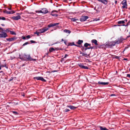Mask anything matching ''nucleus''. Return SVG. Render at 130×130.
Masks as SVG:
<instances>
[{
	"label": "nucleus",
	"instance_id": "f257e3e1",
	"mask_svg": "<svg viewBox=\"0 0 130 130\" xmlns=\"http://www.w3.org/2000/svg\"><path fill=\"white\" fill-rule=\"evenodd\" d=\"M25 59V61H36V59L32 58L29 55H27L24 54L23 55Z\"/></svg>",
	"mask_w": 130,
	"mask_h": 130
},
{
	"label": "nucleus",
	"instance_id": "f03ea898",
	"mask_svg": "<svg viewBox=\"0 0 130 130\" xmlns=\"http://www.w3.org/2000/svg\"><path fill=\"white\" fill-rule=\"evenodd\" d=\"M115 43L114 41H112L111 42L108 43L106 44L105 46L106 47L111 48L115 46Z\"/></svg>",
	"mask_w": 130,
	"mask_h": 130
},
{
	"label": "nucleus",
	"instance_id": "7ed1b4c3",
	"mask_svg": "<svg viewBox=\"0 0 130 130\" xmlns=\"http://www.w3.org/2000/svg\"><path fill=\"white\" fill-rule=\"evenodd\" d=\"M35 11L36 13H47L48 11L46 9L44 8L42 9L41 10L36 11Z\"/></svg>",
	"mask_w": 130,
	"mask_h": 130
},
{
	"label": "nucleus",
	"instance_id": "20e7f679",
	"mask_svg": "<svg viewBox=\"0 0 130 130\" xmlns=\"http://www.w3.org/2000/svg\"><path fill=\"white\" fill-rule=\"evenodd\" d=\"M124 39L121 37H120L119 38L118 40H116L115 41V43L116 44H119L120 43H121L123 40Z\"/></svg>",
	"mask_w": 130,
	"mask_h": 130
},
{
	"label": "nucleus",
	"instance_id": "39448f33",
	"mask_svg": "<svg viewBox=\"0 0 130 130\" xmlns=\"http://www.w3.org/2000/svg\"><path fill=\"white\" fill-rule=\"evenodd\" d=\"M121 3L123 5L122 7L123 9H124L125 8H127V5L126 0H123Z\"/></svg>",
	"mask_w": 130,
	"mask_h": 130
},
{
	"label": "nucleus",
	"instance_id": "423d86ee",
	"mask_svg": "<svg viewBox=\"0 0 130 130\" xmlns=\"http://www.w3.org/2000/svg\"><path fill=\"white\" fill-rule=\"evenodd\" d=\"M48 29V28L45 27L42 29H39L38 30V31L40 32V33H42L45 32Z\"/></svg>",
	"mask_w": 130,
	"mask_h": 130
},
{
	"label": "nucleus",
	"instance_id": "0eeeda50",
	"mask_svg": "<svg viewBox=\"0 0 130 130\" xmlns=\"http://www.w3.org/2000/svg\"><path fill=\"white\" fill-rule=\"evenodd\" d=\"M34 79L38 80H41L43 82H45L46 80L42 77L38 76L34 77Z\"/></svg>",
	"mask_w": 130,
	"mask_h": 130
},
{
	"label": "nucleus",
	"instance_id": "6e6552de",
	"mask_svg": "<svg viewBox=\"0 0 130 130\" xmlns=\"http://www.w3.org/2000/svg\"><path fill=\"white\" fill-rule=\"evenodd\" d=\"M88 17L86 16H82L81 17L80 19L81 21L83 22L86 21L88 18Z\"/></svg>",
	"mask_w": 130,
	"mask_h": 130
},
{
	"label": "nucleus",
	"instance_id": "1a4fd4ad",
	"mask_svg": "<svg viewBox=\"0 0 130 130\" xmlns=\"http://www.w3.org/2000/svg\"><path fill=\"white\" fill-rule=\"evenodd\" d=\"M59 24V23H53L50 24L48 25L47 26L48 28H50L52 27H53L55 26H57Z\"/></svg>",
	"mask_w": 130,
	"mask_h": 130
},
{
	"label": "nucleus",
	"instance_id": "9d476101",
	"mask_svg": "<svg viewBox=\"0 0 130 130\" xmlns=\"http://www.w3.org/2000/svg\"><path fill=\"white\" fill-rule=\"evenodd\" d=\"M7 36V35L6 33L4 32H2L0 34V38H6Z\"/></svg>",
	"mask_w": 130,
	"mask_h": 130
},
{
	"label": "nucleus",
	"instance_id": "9b49d317",
	"mask_svg": "<svg viewBox=\"0 0 130 130\" xmlns=\"http://www.w3.org/2000/svg\"><path fill=\"white\" fill-rule=\"evenodd\" d=\"M21 16L20 15H17L16 16H14L12 17V18L14 20H18L21 18Z\"/></svg>",
	"mask_w": 130,
	"mask_h": 130
},
{
	"label": "nucleus",
	"instance_id": "f8f14e48",
	"mask_svg": "<svg viewBox=\"0 0 130 130\" xmlns=\"http://www.w3.org/2000/svg\"><path fill=\"white\" fill-rule=\"evenodd\" d=\"M98 84L100 85H108L109 84V82H101V81H99L98 82Z\"/></svg>",
	"mask_w": 130,
	"mask_h": 130
},
{
	"label": "nucleus",
	"instance_id": "ddd939ff",
	"mask_svg": "<svg viewBox=\"0 0 130 130\" xmlns=\"http://www.w3.org/2000/svg\"><path fill=\"white\" fill-rule=\"evenodd\" d=\"M67 107H69L71 109H74L76 108V107H75L74 106L71 105L69 106L68 105L67 106Z\"/></svg>",
	"mask_w": 130,
	"mask_h": 130
},
{
	"label": "nucleus",
	"instance_id": "4468645a",
	"mask_svg": "<svg viewBox=\"0 0 130 130\" xmlns=\"http://www.w3.org/2000/svg\"><path fill=\"white\" fill-rule=\"evenodd\" d=\"M91 42L92 43H94L95 45H97L98 44L97 43V41L95 39H93L91 40Z\"/></svg>",
	"mask_w": 130,
	"mask_h": 130
},
{
	"label": "nucleus",
	"instance_id": "2eb2a0df",
	"mask_svg": "<svg viewBox=\"0 0 130 130\" xmlns=\"http://www.w3.org/2000/svg\"><path fill=\"white\" fill-rule=\"evenodd\" d=\"M15 38L14 37H12L11 38H9L7 39V40L9 41H12L14 40L15 39Z\"/></svg>",
	"mask_w": 130,
	"mask_h": 130
},
{
	"label": "nucleus",
	"instance_id": "dca6fc26",
	"mask_svg": "<svg viewBox=\"0 0 130 130\" xmlns=\"http://www.w3.org/2000/svg\"><path fill=\"white\" fill-rule=\"evenodd\" d=\"M100 127L101 130H109L105 127L100 126Z\"/></svg>",
	"mask_w": 130,
	"mask_h": 130
},
{
	"label": "nucleus",
	"instance_id": "f3484780",
	"mask_svg": "<svg viewBox=\"0 0 130 130\" xmlns=\"http://www.w3.org/2000/svg\"><path fill=\"white\" fill-rule=\"evenodd\" d=\"M71 32V31L66 29V33L68 34L67 35L68 36Z\"/></svg>",
	"mask_w": 130,
	"mask_h": 130
},
{
	"label": "nucleus",
	"instance_id": "a211bd4d",
	"mask_svg": "<svg viewBox=\"0 0 130 130\" xmlns=\"http://www.w3.org/2000/svg\"><path fill=\"white\" fill-rule=\"evenodd\" d=\"M94 48V47L93 46H90V47H88L87 48H85L84 49V51H86L87 49H92Z\"/></svg>",
	"mask_w": 130,
	"mask_h": 130
},
{
	"label": "nucleus",
	"instance_id": "6ab92c4d",
	"mask_svg": "<svg viewBox=\"0 0 130 130\" xmlns=\"http://www.w3.org/2000/svg\"><path fill=\"white\" fill-rule=\"evenodd\" d=\"M83 42V41L82 40H79L77 42V44H78L80 45L82 44Z\"/></svg>",
	"mask_w": 130,
	"mask_h": 130
},
{
	"label": "nucleus",
	"instance_id": "aec40b11",
	"mask_svg": "<svg viewBox=\"0 0 130 130\" xmlns=\"http://www.w3.org/2000/svg\"><path fill=\"white\" fill-rule=\"evenodd\" d=\"M55 50L53 47H51L49 49V51L50 52H52Z\"/></svg>",
	"mask_w": 130,
	"mask_h": 130
},
{
	"label": "nucleus",
	"instance_id": "412c9836",
	"mask_svg": "<svg viewBox=\"0 0 130 130\" xmlns=\"http://www.w3.org/2000/svg\"><path fill=\"white\" fill-rule=\"evenodd\" d=\"M82 56H85L86 57H88V56H89V55H88L86 53H83V54L82 55Z\"/></svg>",
	"mask_w": 130,
	"mask_h": 130
},
{
	"label": "nucleus",
	"instance_id": "4be33fe9",
	"mask_svg": "<svg viewBox=\"0 0 130 130\" xmlns=\"http://www.w3.org/2000/svg\"><path fill=\"white\" fill-rule=\"evenodd\" d=\"M14 13V12H11L10 11H6V13H7V14H13Z\"/></svg>",
	"mask_w": 130,
	"mask_h": 130
},
{
	"label": "nucleus",
	"instance_id": "5701e85b",
	"mask_svg": "<svg viewBox=\"0 0 130 130\" xmlns=\"http://www.w3.org/2000/svg\"><path fill=\"white\" fill-rule=\"evenodd\" d=\"M118 24H124V21H119L118 22Z\"/></svg>",
	"mask_w": 130,
	"mask_h": 130
},
{
	"label": "nucleus",
	"instance_id": "b1692460",
	"mask_svg": "<svg viewBox=\"0 0 130 130\" xmlns=\"http://www.w3.org/2000/svg\"><path fill=\"white\" fill-rule=\"evenodd\" d=\"M78 66L79 67H80L82 68L84 66V64L82 63H80L78 64Z\"/></svg>",
	"mask_w": 130,
	"mask_h": 130
},
{
	"label": "nucleus",
	"instance_id": "393cba45",
	"mask_svg": "<svg viewBox=\"0 0 130 130\" xmlns=\"http://www.w3.org/2000/svg\"><path fill=\"white\" fill-rule=\"evenodd\" d=\"M51 13V15H52L55 17H57L58 15L56 13Z\"/></svg>",
	"mask_w": 130,
	"mask_h": 130
},
{
	"label": "nucleus",
	"instance_id": "a878e982",
	"mask_svg": "<svg viewBox=\"0 0 130 130\" xmlns=\"http://www.w3.org/2000/svg\"><path fill=\"white\" fill-rule=\"evenodd\" d=\"M10 34L13 35H16V33L14 31H10Z\"/></svg>",
	"mask_w": 130,
	"mask_h": 130
},
{
	"label": "nucleus",
	"instance_id": "bb28decb",
	"mask_svg": "<svg viewBox=\"0 0 130 130\" xmlns=\"http://www.w3.org/2000/svg\"><path fill=\"white\" fill-rule=\"evenodd\" d=\"M40 33V32H37V31H36L35 32H34V34H37V36H39V34Z\"/></svg>",
	"mask_w": 130,
	"mask_h": 130
},
{
	"label": "nucleus",
	"instance_id": "cd10ccee",
	"mask_svg": "<svg viewBox=\"0 0 130 130\" xmlns=\"http://www.w3.org/2000/svg\"><path fill=\"white\" fill-rule=\"evenodd\" d=\"M77 20V19H76L74 18H72L71 19V20L73 22H75Z\"/></svg>",
	"mask_w": 130,
	"mask_h": 130
},
{
	"label": "nucleus",
	"instance_id": "c85d7f7f",
	"mask_svg": "<svg viewBox=\"0 0 130 130\" xmlns=\"http://www.w3.org/2000/svg\"><path fill=\"white\" fill-rule=\"evenodd\" d=\"M75 44H74V42L72 43H70L69 44V45L70 46H72V45H74Z\"/></svg>",
	"mask_w": 130,
	"mask_h": 130
},
{
	"label": "nucleus",
	"instance_id": "c756f323",
	"mask_svg": "<svg viewBox=\"0 0 130 130\" xmlns=\"http://www.w3.org/2000/svg\"><path fill=\"white\" fill-rule=\"evenodd\" d=\"M82 69H89V68L88 67L86 66H83V67Z\"/></svg>",
	"mask_w": 130,
	"mask_h": 130
},
{
	"label": "nucleus",
	"instance_id": "7c9ffc66",
	"mask_svg": "<svg viewBox=\"0 0 130 130\" xmlns=\"http://www.w3.org/2000/svg\"><path fill=\"white\" fill-rule=\"evenodd\" d=\"M6 20V18L4 17H0V20Z\"/></svg>",
	"mask_w": 130,
	"mask_h": 130
},
{
	"label": "nucleus",
	"instance_id": "2f4dec72",
	"mask_svg": "<svg viewBox=\"0 0 130 130\" xmlns=\"http://www.w3.org/2000/svg\"><path fill=\"white\" fill-rule=\"evenodd\" d=\"M12 112L15 115H18V113L16 111H13Z\"/></svg>",
	"mask_w": 130,
	"mask_h": 130
},
{
	"label": "nucleus",
	"instance_id": "473e14b6",
	"mask_svg": "<svg viewBox=\"0 0 130 130\" xmlns=\"http://www.w3.org/2000/svg\"><path fill=\"white\" fill-rule=\"evenodd\" d=\"M29 43L28 42H27L24 43L22 45V46H24L28 44H29Z\"/></svg>",
	"mask_w": 130,
	"mask_h": 130
},
{
	"label": "nucleus",
	"instance_id": "72a5a7b5",
	"mask_svg": "<svg viewBox=\"0 0 130 130\" xmlns=\"http://www.w3.org/2000/svg\"><path fill=\"white\" fill-rule=\"evenodd\" d=\"M88 43H86L84 44V46L86 47V48H87V47L88 46Z\"/></svg>",
	"mask_w": 130,
	"mask_h": 130
},
{
	"label": "nucleus",
	"instance_id": "f704fd0d",
	"mask_svg": "<svg viewBox=\"0 0 130 130\" xmlns=\"http://www.w3.org/2000/svg\"><path fill=\"white\" fill-rule=\"evenodd\" d=\"M82 48L81 49H82V51H83V52L85 53L86 52L85 51H84V49H85V48H84V47H83L82 46Z\"/></svg>",
	"mask_w": 130,
	"mask_h": 130
},
{
	"label": "nucleus",
	"instance_id": "c9c22d12",
	"mask_svg": "<svg viewBox=\"0 0 130 130\" xmlns=\"http://www.w3.org/2000/svg\"><path fill=\"white\" fill-rule=\"evenodd\" d=\"M20 58L22 60L25 61V59L24 57V56L22 57H20Z\"/></svg>",
	"mask_w": 130,
	"mask_h": 130
},
{
	"label": "nucleus",
	"instance_id": "e433bc0d",
	"mask_svg": "<svg viewBox=\"0 0 130 130\" xmlns=\"http://www.w3.org/2000/svg\"><path fill=\"white\" fill-rule=\"evenodd\" d=\"M22 13H16V15L20 16V15H21Z\"/></svg>",
	"mask_w": 130,
	"mask_h": 130
},
{
	"label": "nucleus",
	"instance_id": "4c0bfd02",
	"mask_svg": "<svg viewBox=\"0 0 130 130\" xmlns=\"http://www.w3.org/2000/svg\"><path fill=\"white\" fill-rule=\"evenodd\" d=\"M127 77L130 78V74H127Z\"/></svg>",
	"mask_w": 130,
	"mask_h": 130
},
{
	"label": "nucleus",
	"instance_id": "58836bf2",
	"mask_svg": "<svg viewBox=\"0 0 130 130\" xmlns=\"http://www.w3.org/2000/svg\"><path fill=\"white\" fill-rule=\"evenodd\" d=\"M116 96V95L115 94H112L110 95V96Z\"/></svg>",
	"mask_w": 130,
	"mask_h": 130
},
{
	"label": "nucleus",
	"instance_id": "ea45409f",
	"mask_svg": "<svg viewBox=\"0 0 130 130\" xmlns=\"http://www.w3.org/2000/svg\"><path fill=\"white\" fill-rule=\"evenodd\" d=\"M58 11L56 10H53L52 11V13L58 12Z\"/></svg>",
	"mask_w": 130,
	"mask_h": 130
},
{
	"label": "nucleus",
	"instance_id": "a19ab883",
	"mask_svg": "<svg viewBox=\"0 0 130 130\" xmlns=\"http://www.w3.org/2000/svg\"><path fill=\"white\" fill-rule=\"evenodd\" d=\"M30 42L31 43H35V41H33V40H31L30 41Z\"/></svg>",
	"mask_w": 130,
	"mask_h": 130
},
{
	"label": "nucleus",
	"instance_id": "79ce46f5",
	"mask_svg": "<svg viewBox=\"0 0 130 130\" xmlns=\"http://www.w3.org/2000/svg\"><path fill=\"white\" fill-rule=\"evenodd\" d=\"M119 57H119L116 56L115 57V58L117 59H119Z\"/></svg>",
	"mask_w": 130,
	"mask_h": 130
},
{
	"label": "nucleus",
	"instance_id": "37998d69",
	"mask_svg": "<svg viewBox=\"0 0 130 130\" xmlns=\"http://www.w3.org/2000/svg\"><path fill=\"white\" fill-rule=\"evenodd\" d=\"M26 37L27 38H30V35H28Z\"/></svg>",
	"mask_w": 130,
	"mask_h": 130
},
{
	"label": "nucleus",
	"instance_id": "c03bdc74",
	"mask_svg": "<svg viewBox=\"0 0 130 130\" xmlns=\"http://www.w3.org/2000/svg\"><path fill=\"white\" fill-rule=\"evenodd\" d=\"M10 31L9 30V29H6V32H10Z\"/></svg>",
	"mask_w": 130,
	"mask_h": 130
},
{
	"label": "nucleus",
	"instance_id": "a18cd8bd",
	"mask_svg": "<svg viewBox=\"0 0 130 130\" xmlns=\"http://www.w3.org/2000/svg\"><path fill=\"white\" fill-rule=\"evenodd\" d=\"M70 110L69 109H66V112H67L69 111Z\"/></svg>",
	"mask_w": 130,
	"mask_h": 130
},
{
	"label": "nucleus",
	"instance_id": "49530a36",
	"mask_svg": "<svg viewBox=\"0 0 130 130\" xmlns=\"http://www.w3.org/2000/svg\"><path fill=\"white\" fill-rule=\"evenodd\" d=\"M128 48V47H127V46H126V47H125V49L123 51H124L126 49Z\"/></svg>",
	"mask_w": 130,
	"mask_h": 130
},
{
	"label": "nucleus",
	"instance_id": "de8ad7c7",
	"mask_svg": "<svg viewBox=\"0 0 130 130\" xmlns=\"http://www.w3.org/2000/svg\"><path fill=\"white\" fill-rule=\"evenodd\" d=\"M2 30L3 31H5V30H4L1 27H0V30Z\"/></svg>",
	"mask_w": 130,
	"mask_h": 130
},
{
	"label": "nucleus",
	"instance_id": "09e8293b",
	"mask_svg": "<svg viewBox=\"0 0 130 130\" xmlns=\"http://www.w3.org/2000/svg\"><path fill=\"white\" fill-rule=\"evenodd\" d=\"M75 46H77L78 47H80V46L78 45H76V44H75Z\"/></svg>",
	"mask_w": 130,
	"mask_h": 130
},
{
	"label": "nucleus",
	"instance_id": "8fccbe9b",
	"mask_svg": "<svg viewBox=\"0 0 130 130\" xmlns=\"http://www.w3.org/2000/svg\"><path fill=\"white\" fill-rule=\"evenodd\" d=\"M63 41L64 42V43H65V41L63 40V39H61V42H62Z\"/></svg>",
	"mask_w": 130,
	"mask_h": 130
},
{
	"label": "nucleus",
	"instance_id": "3c124183",
	"mask_svg": "<svg viewBox=\"0 0 130 130\" xmlns=\"http://www.w3.org/2000/svg\"><path fill=\"white\" fill-rule=\"evenodd\" d=\"M22 39H26V37H23Z\"/></svg>",
	"mask_w": 130,
	"mask_h": 130
},
{
	"label": "nucleus",
	"instance_id": "603ef678",
	"mask_svg": "<svg viewBox=\"0 0 130 130\" xmlns=\"http://www.w3.org/2000/svg\"><path fill=\"white\" fill-rule=\"evenodd\" d=\"M123 60H127V58H124L123 59Z\"/></svg>",
	"mask_w": 130,
	"mask_h": 130
},
{
	"label": "nucleus",
	"instance_id": "864d4df0",
	"mask_svg": "<svg viewBox=\"0 0 130 130\" xmlns=\"http://www.w3.org/2000/svg\"><path fill=\"white\" fill-rule=\"evenodd\" d=\"M1 25L3 26H5V25L4 24H1Z\"/></svg>",
	"mask_w": 130,
	"mask_h": 130
},
{
	"label": "nucleus",
	"instance_id": "5fc2aeb1",
	"mask_svg": "<svg viewBox=\"0 0 130 130\" xmlns=\"http://www.w3.org/2000/svg\"><path fill=\"white\" fill-rule=\"evenodd\" d=\"M124 21V22L125 21L126 22L127 21V19H126Z\"/></svg>",
	"mask_w": 130,
	"mask_h": 130
},
{
	"label": "nucleus",
	"instance_id": "6e6d98bb",
	"mask_svg": "<svg viewBox=\"0 0 130 130\" xmlns=\"http://www.w3.org/2000/svg\"><path fill=\"white\" fill-rule=\"evenodd\" d=\"M80 54H83V53H82L81 52H80Z\"/></svg>",
	"mask_w": 130,
	"mask_h": 130
},
{
	"label": "nucleus",
	"instance_id": "4d7b16f0",
	"mask_svg": "<svg viewBox=\"0 0 130 130\" xmlns=\"http://www.w3.org/2000/svg\"><path fill=\"white\" fill-rule=\"evenodd\" d=\"M8 9L9 10H11V8H8Z\"/></svg>",
	"mask_w": 130,
	"mask_h": 130
},
{
	"label": "nucleus",
	"instance_id": "13d9d810",
	"mask_svg": "<svg viewBox=\"0 0 130 130\" xmlns=\"http://www.w3.org/2000/svg\"><path fill=\"white\" fill-rule=\"evenodd\" d=\"M57 71H52V72H56Z\"/></svg>",
	"mask_w": 130,
	"mask_h": 130
},
{
	"label": "nucleus",
	"instance_id": "bf43d9fd",
	"mask_svg": "<svg viewBox=\"0 0 130 130\" xmlns=\"http://www.w3.org/2000/svg\"><path fill=\"white\" fill-rule=\"evenodd\" d=\"M88 46H90L91 45V44H89V43H88Z\"/></svg>",
	"mask_w": 130,
	"mask_h": 130
},
{
	"label": "nucleus",
	"instance_id": "052dcab7",
	"mask_svg": "<svg viewBox=\"0 0 130 130\" xmlns=\"http://www.w3.org/2000/svg\"><path fill=\"white\" fill-rule=\"evenodd\" d=\"M99 20V19H95V20L96 21H97Z\"/></svg>",
	"mask_w": 130,
	"mask_h": 130
},
{
	"label": "nucleus",
	"instance_id": "680f3d73",
	"mask_svg": "<svg viewBox=\"0 0 130 130\" xmlns=\"http://www.w3.org/2000/svg\"><path fill=\"white\" fill-rule=\"evenodd\" d=\"M129 23H128H128H127V24L126 25V26H127L128 25V24Z\"/></svg>",
	"mask_w": 130,
	"mask_h": 130
},
{
	"label": "nucleus",
	"instance_id": "e2e57ef3",
	"mask_svg": "<svg viewBox=\"0 0 130 130\" xmlns=\"http://www.w3.org/2000/svg\"><path fill=\"white\" fill-rule=\"evenodd\" d=\"M68 55L67 54H66V57L67 56H68Z\"/></svg>",
	"mask_w": 130,
	"mask_h": 130
},
{
	"label": "nucleus",
	"instance_id": "0e129e2a",
	"mask_svg": "<svg viewBox=\"0 0 130 130\" xmlns=\"http://www.w3.org/2000/svg\"><path fill=\"white\" fill-rule=\"evenodd\" d=\"M127 111H129V112H130V110H127Z\"/></svg>",
	"mask_w": 130,
	"mask_h": 130
},
{
	"label": "nucleus",
	"instance_id": "69168bd1",
	"mask_svg": "<svg viewBox=\"0 0 130 130\" xmlns=\"http://www.w3.org/2000/svg\"><path fill=\"white\" fill-rule=\"evenodd\" d=\"M122 26H126V25H124V24H123L122 25Z\"/></svg>",
	"mask_w": 130,
	"mask_h": 130
},
{
	"label": "nucleus",
	"instance_id": "338daca9",
	"mask_svg": "<svg viewBox=\"0 0 130 130\" xmlns=\"http://www.w3.org/2000/svg\"><path fill=\"white\" fill-rule=\"evenodd\" d=\"M60 42H57L56 43H60Z\"/></svg>",
	"mask_w": 130,
	"mask_h": 130
},
{
	"label": "nucleus",
	"instance_id": "774afa93",
	"mask_svg": "<svg viewBox=\"0 0 130 130\" xmlns=\"http://www.w3.org/2000/svg\"><path fill=\"white\" fill-rule=\"evenodd\" d=\"M11 12H14V11H11Z\"/></svg>",
	"mask_w": 130,
	"mask_h": 130
}]
</instances>
